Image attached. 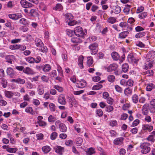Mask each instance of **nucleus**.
<instances>
[{
    "label": "nucleus",
    "mask_w": 155,
    "mask_h": 155,
    "mask_svg": "<svg viewBox=\"0 0 155 155\" xmlns=\"http://www.w3.org/2000/svg\"><path fill=\"white\" fill-rule=\"evenodd\" d=\"M150 143L147 142L142 143L140 146L141 153L143 154H146L149 152L150 150Z\"/></svg>",
    "instance_id": "obj_1"
},
{
    "label": "nucleus",
    "mask_w": 155,
    "mask_h": 155,
    "mask_svg": "<svg viewBox=\"0 0 155 155\" xmlns=\"http://www.w3.org/2000/svg\"><path fill=\"white\" fill-rule=\"evenodd\" d=\"M35 43L41 51L43 52H46L47 51V48L46 47L44 46V45L41 40L39 38H36L35 39Z\"/></svg>",
    "instance_id": "obj_2"
},
{
    "label": "nucleus",
    "mask_w": 155,
    "mask_h": 155,
    "mask_svg": "<svg viewBox=\"0 0 155 155\" xmlns=\"http://www.w3.org/2000/svg\"><path fill=\"white\" fill-rule=\"evenodd\" d=\"M74 33L76 36L80 37H82L85 35L82 28L80 26L75 27L74 30Z\"/></svg>",
    "instance_id": "obj_3"
},
{
    "label": "nucleus",
    "mask_w": 155,
    "mask_h": 155,
    "mask_svg": "<svg viewBox=\"0 0 155 155\" xmlns=\"http://www.w3.org/2000/svg\"><path fill=\"white\" fill-rule=\"evenodd\" d=\"M127 60L130 63H137L139 61V59L137 58L135 54H129L127 56Z\"/></svg>",
    "instance_id": "obj_4"
},
{
    "label": "nucleus",
    "mask_w": 155,
    "mask_h": 155,
    "mask_svg": "<svg viewBox=\"0 0 155 155\" xmlns=\"http://www.w3.org/2000/svg\"><path fill=\"white\" fill-rule=\"evenodd\" d=\"M89 48L90 50L91 54L94 55L97 53L98 51V45L96 43L92 44L89 46Z\"/></svg>",
    "instance_id": "obj_5"
},
{
    "label": "nucleus",
    "mask_w": 155,
    "mask_h": 155,
    "mask_svg": "<svg viewBox=\"0 0 155 155\" xmlns=\"http://www.w3.org/2000/svg\"><path fill=\"white\" fill-rule=\"evenodd\" d=\"M118 67L117 64L115 63L110 64L107 67H105V69L108 72L116 71Z\"/></svg>",
    "instance_id": "obj_6"
},
{
    "label": "nucleus",
    "mask_w": 155,
    "mask_h": 155,
    "mask_svg": "<svg viewBox=\"0 0 155 155\" xmlns=\"http://www.w3.org/2000/svg\"><path fill=\"white\" fill-rule=\"evenodd\" d=\"M23 72L27 75H33L35 74V72L32 68L29 67H27L23 70Z\"/></svg>",
    "instance_id": "obj_7"
},
{
    "label": "nucleus",
    "mask_w": 155,
    "mask_h": 155,
    "mask_svg": "<svg viewBox=\"0 0 155 155\" xmlns=\"http://www.w3.org/2000/svg\"><path fill=\"white\" fill-rule=\"evenodd\" d=\"M20 4L21 6L25 8H30L33 6L31 3L25 0H21L20 1Z\"/></svg>",
    "instance_id": "obj_8"
},
{
    "label": "nucleus",
    "mask_w": 155,
    "mask_h": 155,
    "mask_svg": "<svg viewBox=\"0 0 155 155\" xmlns=\"http://www.w3.org/2000/svg\"><path fill=\"white\" fill-rule=\"evenodd\" d=\"M54 149L55 152L60 155H62L64 152V148L61 146H56Z\"/></svg>",
    "instance_id": "obj_9"
},
{
    "label": "nucleus",
    "mask_w": 155,
    "mask_h": 155,
    "mask_svg": "<svg viewBox=\"0 0 155 155\" xmlns=\"http://www.w3.org/2000/svg\"><path fill=\"white\" fill-rule=\"evenodd\" d=\"M58 100V103L61 105H65L66 104L65 98L63 94H61L59 96Z\"/></svg>",
    "instance_id": "obj_10"
},
{
    "label": "nucleus",
    "mask_w": 155,
    "mask_h": 155,
    "mask_svg": "<svg viewBox=\"0 0 155 155\" xmlns=\"http://www.w3.org/2000/svg\"><path fill=\"white\" fill-rule=\"evenodd\" d=\"M146 58L147 59H148V61L155 58V51H149L147 54Z\"/></svg>",
    "instance_id": "obj_11"
},
{
    "label": "nucleus",
    "mask_w": 155,
    "mask_h": 155,
    "mask_svg": "<svg viewBox=\"0 0 155 155\" xmlns=\"http://www.w3.org/2000/svg\"><path fill=\"white\" fill-rule=\"evenodd\" d=\"M77 87L80 88H83L86 85V82L84 80H81L78 81L77 83Z\"/></svg>",
    "instance_id": "obj_12"
},
{
    "label": "nucleus",
    "mask_w": 155,
    "mask_h": 155,
    "mask_svg": "<svg viewBox=\"0 0 155 155\" xmlns=\"http://www.w3.org/2000/svg\"><path fill=\"white\" fill-rule=\"evenodd\" d=\"M153 129V127L151 125L148 124H144L142 125V129L143 130L147 131L149 132L151 131Z\"/></svg>",
    "instance_id": "obj_13"
},
{
    "label": "nucleus",
    "mask_w": 155,
    "mask_h": 155,
    "mask_svg": "<svg viewBox=\"0 0 155 155\" xmlns=\"http://www.w3.org/2000/svg\"><path fill=\"white\" fill-rule=\"evenodd\" d=\"M37 91L38 94L40 95H42L44 94V87L43 85L40 84L38 85Z\"/></svg>",
    "instance_id": "obj_14"
},
{
    "label": "nucleus",
    "mask_w": 155,
    "mask_h": 155,
    "mask_svg": "<svg viewBox=\"0 0 155 155\" xmlns=\"http://www.w3.org/2000/svg\"><path fill=\"white\" fill-rule=\"evenodd\" d=\"M123 138L122 137H118L115 138L114 141V143L116 145H121L123 143Z\"/></svg>",
    "instance_id": "obj_15"
},
{
    "label": "nucleus",
    "mask_w": 155,
    "mask_h": 155,
    "mask_svg": "<svg viewBox=\"0 0 155 155\" xmlns=\"http://www.w3.org/2000/svg\"><path fill=\"white\" fill-rule=\"evenodd\" d=\"M84 58V57L82 55L80 56L78 58V64L79 68L81 69L84 68L83 64Z\"/></svg>",
    "instance_id": "obj_16"
},
{
    "label": "nucleus",
    "mask_w": 155,
    "mask_h": 155,
    "mask_svg": "<svg viewBox=\"0 0 155 155\" xmlns=\"http://www.w3.org/2000/svg\"><path fill=\"white\" fill-rule=\"evenodd\" d=\"M148 104H145L142 107V113L144 115H147L148 113Z\"/></svg>",
    "instance_id": "obj_17"
},
{
    "label": "nucleus",
    "mask_w": 155,
    "mask_h": 155,
    "mask_svg": "<svg viewBox=\"0 0 155 155\" xmlns=\"http://www.w3.org/2000/svg\"><path fill=\"white\" fill-rule=\"evenodd\" d=\"M6 59L7 62L10 64H12L13 62L15 60V58L14 55H9L6 56Z\"/></svg>",
    "instance_id": "obj_18"
},
{
    "label": "nucleus",
    "mask_w": 155,
    "mask_h": 155,
    "mask_svg": "<svg viewBox=\"0 0 155 155\" xmlns=\"http://www.w3.org/2000/svg\"><path fill=\"white\" fill-rule=\"evenodd\" d=\"M7 73L8 75L11 78H13L14 76L15 73L14 71L11 68H7Z\"/></svg>",
    "instance_id": "obj_19"
},
{
    "label": "nucleus",
    "mask_w": 155,
    "mask_h": 155,
    "mask_svg": "<svg viewBox=\"0 0 155 155\" xmlns=\"http://www.w3.org/2000/svg\"><path fill=\"white\" fill-rule=\"evenodd\" d=\"M31 15L34 17H37L38 15V11L37 9H32L30 12Z\"/></svg>",
    "instance_id": "obj_20"
},
{
    "label": "nucleus",
    "mask_w": 155,
    "mask_h": 155,
    "mask_svg": "<svg viewBox=\"0 0 155 155\" xmlns=\"http://www.w3.org/2000/svg\"><path fill=\"white\" fill-rule=\"evenodd\" d=\"M19 22L21 24L26 26H28L29 24V22L25 18H21L19 20Z\"/></svg>",
    "instance_id": "obj_21"
},
{
    "label": "nucleus",
    "mask_w": 155,
    "mask_h": 155,
    "mask_svg": "<svg viewBox=\"0 0 155 155\" xmlns=\"http://www.w3.org/2000/svg\"><path fill=\"white\" fill-rule=\"evenodd\" d=\"M130 8L131 6L130 5H127L125 6L123 11L126 15H128L129 14Z\"/></svg>",
    "instance_id": "obj_22"
},
{
    "label": "nucleus",
    "mask_w": 155,
    "mask_h": 155,
    "mask_svg": "<svg viewBox=\"0 0 155 155\" xmlns=\"http://www.w3.org/2000/svg\"><path fill=\"white\" fill-rule=\"evenodd\" d=\"M25 110L26 113H29L31 115H33L35 114V111L33 110L31 107H27L25 108Z\"/></svg>",
    "instance_id": "obj_23"
},
{
    "label": "nucleus",
    "mask_w": 155,
    "mask_h": 155,
    "mask_svg": "<svg viewBox=\"0 0 155 155\" xmlns=\"http://www.w3.org/2000/svg\"><path fill=\"white\" fill-rule=\"evenodd\" d=\"M51 69V65L48 64H45L43 67L42 69L44 72H49Z\"/></svg>",
    "instance_id": "obj_24"
},
{
    "label": "nucleus",
    "mask_w": 155,
    "mask_h": 155,
    "mask_svg": "<svg viewBox=\"0 0 155 155\" xmlns=\"http://www.w3.org/2000/svg\"><path fill=\"white\" fill-rule=\"evenodd\" d=\"M129 34V32L127 31H124L122 32L119 34V38L120 39H124L126 38Z\"/></svg>",
    "instance_id": "obj_25"
},
{
    "label": "nucleus",
    "mask_w": 155,
    "mask_h": 155,
    "mask_svg": "<svg viewBox=\"0 0 155 155\" xmlns=\"http://www.w3.org/2000/svg\"><path fill=\"white\" fill-rule=\"evenodd\" d=\"M111 56L113 59L115 61L119 59L120 56L116 52H113L111 54Z\"/></svg>",
    "instance_id": "obj_26"
},
{
    "label": "nucleus",
    "mask_w": 155,
    "mask_h": 155,
    "mask_svg": "<svg viewBox=\"0 0 155 155\" xmlns=\"http://www.w3.org/2000/svg\"><path fill=\"white\" fill-rule=\"evenodd\" d=\"M116 21V19L115 17H110L107 19V21L108 23L113 24L115 23Z\"/></svg>",
    "instance_id": "obj_27"
},
{
    "label": "nucleus",
    "mask_w": 155,
    "mask_h": 155,
    "mask_svg": "<svg viewBox=\"0 0 155 155\" xmlns=\"http://www.w3.org/2000/svg\"><path fill=\"white\" fill-rule=\"evenodd\" d=\"M4 93L5 96L8 98H11L13 96V93L12 91H5Z\"/></svg>",
    "instance_id": "obj_28"
},
{
    "label": "nucleus",
    "mask_w": 155,
    "mask_h": 155,
    "mask_svg": "<svg viewBox=\"0 0 155 155\" xmlns=\"http://www.w3.org/2000/svg\"><path fill=\"white\" fill-rule=\"evenodd\" d=\"M12 81L15 82L20 84H23L25 83V80L24 79H21L20 78H18L16 79H14Z\"/></svg>",
    "instance_id": "obj_29"
},
{
    "label": "nucleus",
    "mask_w": 155,
    "mask_h": 155,
    "mask_svg": "<svg viewBox=\"0 0 155 155\" xmlns=\"http://www.w3.org/2000/svg\"><path fill=\"white\" fill-rule=\"evenodd\" d=\"M86 153L88 155H91L95 153V151L93 148L90 147L87 149Z\"/></svg>",
    "instance_id": "obj_30"
},
{
    "label": "nucleus",
    "mask_w": 155,
    "mask_h": 155,
    "mask_svg": "<svg viewBox=\"0 0 155 155\" xmlns=\"http://www.w3.org/2000/svg\"><path fill=\"white\" fill-rule=\"evenodd\" d=\"M71 41L74 43H80L81 40L78 38L73 37L71 38Z\"/></svg>",
    "instance_id": "obj_31"
},
{
    "label": "nucleus",
    "mask_w": 155,
    "mask_h": 155,
    "mask_svg": "<svg viewBox=\"0 0 155 155\" xmlns=\"http://www.w3.org/2000/svg\"><path fill=\"white\" fill-rule=\"evenodd\" d=\"M93 60L92 57L91 56H88L87 58V64L89 66H90L93 64Z\"/></svg>",
    "instance_id": "obj_32"
},
{
    "label": "nucleus",
    "mask_w": 155,
    "mask_h": 155,
    "mask_svg": "<svg viewBox=\"0 0 155 155\" xmlns=\"http://www.w3.org/2000/svg\"><path fill=\"white\" fill-rule=\"evenodd\" d=\"M155 86L153 84H147L146 90L147 91H150Z\"/></svg>",
    "instance_id": "obj_33"
},
{
    "label": "nucleus",
    "mask_w": 155,
    "mask_h": 155,
    "mask_svg": "<svg viewBox=\"0 0 155 155\" xmlns=\"http://www.w3.org/2000/svg\"><path fill=\"white\" fill-rule=\"evenodd\" d=\"M113 9L114 13L116 14H117L121 12V8L120 6L118 5L116 6Z\"/></svg>",
    "instance_id": "obj_34"
},
{
    "label": "nucleus",
    "mask_w": 155,
    "mask_h": 155,
    "mask_svg": "<svg viewBox=\"0 0 155 155\" xmlns=\"http://www.w3.org/2000/svg\"><path fill=\"white\" fill-rule=\"evenodd\" d=\"M65 18H66V20L68 22V21L72 20L73 18V16L71 13H68L65 15Z\"/></svg>",
    "instance_id": "obj_35"
},
{
    "label": "nucleus",
    "mask_w": 155,
    "mask_h": 155,
    "mask_svg": "<svg viewBox=\"0 0 155 155\" xmlns=\"http://www.w3.org/2000/svg\"><path fill=\"white\" fill-rule=\"evenodd\" d=\"M147 15V12H144L139 14L138 15V17L140 19L145 18Z\"/></svg>",
    "instance_id": "obj_36"
},
{
    "label": "nucleus",
    "mask_w": 155,
    "mask_h": 155,
    "mask_svg": "<svg viewBox=\"0 0 155 155\" xmlns=\"http://www.w3.org/2000/svg\"><path fill=\"white\" fill-rule=\"evenodd\" d=\"M42 150L44 153H47L50 151L51 148L48 146H45L42 147Z\"/></svg>",
    "instance_id": "obj_37"
},
{
    "label": "nucleus",
    "mask_w": 155,
    "mask_h": 155,
    "mask_svg": "<svg viewBox=\"0 0 155 155\" xmlns=\"http://www.w3.org/2000/svg\"><path fill=\"white\" fill-rule=\"evenodd\" d=\"M60 130L62 132H65L67 131V127L65 124H61L59 127Z\"/></svg>",
    "instance_id": "obj_38"
},
{
    "label": "nucleus",
    "mask_w": 155,
    "mask_h": 155,
    "mask_svg": "<svg viewBox=\"0 0 155 155\" xmlns=\"http://www.w3.org/2000/svg\"><path fill=\"white\" fill-rule=\"evenodd\" d=\"M132 101L135 104L137 103L139 101L138 96L136 94H134L132 96Z\"/></svg>",
    "instance_id": "obj_39"
},
{
    "label": "nucleus",
    "mask_w": 155,
    "mask_h": 155,
    "mask_svg": "<svg viewBox=\"0 0 155 155\" xmlns=\"http://www.w3.org/2000/svg\"><path fill=\"white\" fill-rule=\"evenodd\" d=\"M68 99L69 100V102L72 103L71 106H72L73 104H75L76 105L78 104L77 101L74 98H71L68 97Z\"/></svg>",
    "instance_id": "obj_40"
},
{
    "label": "nucleus",
    "mask_w": 155,
    "mask_h": 155,
    "mask_svg": "<svg viewBox=\"0 0 155 155\" xmlns=\"http://www.w3.org/2000/svg\"><path fill=\"white\" fill-rule=\"evenodd\" d=\"M146 33L144 32H141L137 33L135 35V37L137 38H139L144 36Z\"/></svg>",
    "instance_id": "obj_41"
},
{
    "label": "nucleus",
    "mask_w": 155,
    "mask_h": 155,
    "mask_svg": "<svg viewBox=\"0 0 155 155\" xmlns=\"http://www.w3.org/2000/svg\"><path fill=\"white\" fill-rule=\"evenodd\" d=\"M76 145L77 146H80L81 145L83 142V139L81 138L78 137L76 140Z\"/></svg>",
    "instance_id": "obj_42"
},
{
    "label": "nucleus",
    "mask_w": 155,
    "mask_h": 155,
    "mask_svg": "<svg viewBox=\"0 0 155 155\" xmlns=\"http://www.w3.org/2000/svg\"><path fill=\"white\" fill-rule=\"evenodd\" d=\"M56 120V117L53 116L52 115H50L48 117V120L49 122L53 123Z\"/></svg>",
    "instance_id": "obj_43"
},
{
    "label": "nucleus",
    "mask_w": 155,
    "mask_h": 155,
    "mask_svg": "<svg viewBox=\"0 0 155 155\" xmlns=\"http://www.w3.org/2000/svg\"><path fill=\"white\" fill-rule=\"evenodd\" d=\"M7 104V102L3 100L2 96L0 94V105L5 106Z\"/></svg>",
    "instance_id": "obj_44"
},
{
    "label": "nucleus",
    "mask_w": 155,
    "mask_h": 155,
    "mask_svg": "<svg viewBox=\"0 0 155 155\" xmlns=\"http://www.w3.org/2000/svg\"><path fill=\"white\" fill-rule=\"evenodd\" d=\"M152 67V64L150 62H149L147 64H145L143 67V68L145 70H147V69H150Z\"/></svg>",
    "instance_id": "obj_45"
},
{
    "label": "nucleus",
    "mask_w": 155,
    "mask_h": 155,
    "mask_svg": "<svg viewBox=\"0 0 155 155\" xmlns=\"http://www.w3.org/2000/svg\"><path fill=\"white\" fill-rule=\"evenodd\" d=\"M128 68L129 66L127 63L124 64L122 65V70L124 72H126L128 71Z\"/></svg>",
    "instance_id": "obj_46"
},
{
    "label": "nucleus",
    "mask_w": 155,
    "mask_h": 155,
    "mask_svg": "<svg viewBox=\"0 0 155 155\" xmlns=\"http://www.w3.org/2000/svg\"><path fill=\"white\" fill-rule=\"evenodd\" d=\"M144 74L148 76H151L153 75V71L152 70H148L144 73Z\"/></svg>",
    "instance_id": "obj_47"
},
{
    "label": "nucleus",
    "mask_w": 155,
    "mask_h": 155,
    "mask_svg": "<svg viewBox=\"0 0 155 155\" xmlns=\"http://www.w3.org/2000/svg\"><path fill=\"white\" fill-rule=\"evenodd\" d=\"M26 60L29 63L32 64L35 62V59L31 57H28L25 58Z\"/></svg>",
    "instance_id": "obj_48"
},
{
    "label": "nucleus",
    "mask_w": 155,
    "mask_h": 155,
    "mask_svg": "<svg viewBox=\"0 0 155 155\" xmlns=\"http://www.w3.org/2000/svg\"><path fill=\"white\" fill-rule=\"evenodd\" d=\"M114 109V108L112 106L108 105L106 107L105 110L108 113L111 112Z\"/></svg>",
    "instance_id": "obj_49"
},
{
    "label": "nucleus",
    "mask_w": 155,
    "mask_h": 155,
    "mask_svg": "<svg viewBox=\"0 0 155 155\" xmlns=\"http://www.w3.org/2000/svg\"><path fill=\"white\" fill-rule=\"evenodd\" d=\"M108 80L109 81L111 82H114L115 79V76L111 74L109 75L107 77Z\"/></svg>",
    "instance_id": "obj_50"
},
{
    "label": "nucleus",
    "mask_w": 155,
    "mask_h": 155,
    "mask_svg": "<svg viewBox=\"0 0 155 155\" xmlns=\"http://www.w3.org/2000/svg\"><path fill=\"white\" fill-rule=\"evenodd\" d=\"M49 107L50 111L51 112L54 111L56 110V106L53 103H51L50 104Z\"/></svg>",
    "instance_id": "obj_51"
},
{
    "label": "nucleus",
    "mask_w": 155,
    "mask_h": 155,
    "mask_svg": "<svg viewBox=\"0 0 155 155\" xmlns=\"http://www.w3.org/2000/svg\"><path fill=\"white\" fill-rule=\"evenodd\" d=\"M58 136V134L55 132H52L50 135V138L51 140H54L56 139Z\"/></svg>",
    "instance_id": "obj_52"
},
{
    "label": "nucleus",
    "mask_w": 155,
    "mask_h": 155,
    "mask_svg": "<svg viewBox=\"0 0 155 155\" xmlns=\"http://www.w3.org/2000/svg\"><path fill=\"white\" fill-rule=\"evenodd\" d=\"M102 87V85L101 84H97L93 86L92 88L94 90H99Z\"/></svg>",
    "instance_id": "obj_53"
},
{
    "label": "nucleus",
    "mask_w": 155,
    "mask_h": 155,
    "mask_svg": "<svg viewBox=\"0 0 155 155\" xmlns=\"http://www.w3.org/2000/svg\"><path fill=\"white\" fill-rule=\"evenodd\" d=\"M18 149L15 148H7V151L10 153H15L17 151Z\"/></svg>",
    "instance_id": "obj_54"
},
{
    "label": "nucleus",
    "mask_w": 155,
    "mask_h": 155,
    "mask_svg": "<svg viewBox=\"0 0 155 155\" xmlns=\"http://www.w3.org/2000/svg\"><path fill=\"white\" fill-rule=\"evenodd\" d=\"M134 81L131 79H129L127 81L126 86L129 87H132L134 84Z\"/></svg>",
    "instance_id": "obj_55"
},
{
    "label": "nucleus",
    "mask_w": 155,
    "mask_h": 155,
    "mask_svg": "<svg viewBox=\"0 0 155 155\" xmlns=\"http://www.w3.org/2000/svg\"><path fill=\"white\" fill-rule=\"evenodd\" d=\"M1 83L2 85V87L4 88H5L7 84V80L4 78H2L1 79Z\"/></svg>",
    "instance_id": "obj_56"
},
{
    "label": "nucleus",
    "mask_w": 155,
    "mask_h": 155,
    "mask_svg": "<svg viewBox=\"0 0 155 155\" xmlns=\"http://www.w3.org/2000/svg\"><path fill=\"white\" fill-rule=\"evenodd\" d=\"M57 72L55 70H53L49 74L51 78H53L56 76Z\"/></svg>",
    "instance_id": "obj_57"
},
{
    "label": "nucleus",
    "mask_w": 155,
    "mask_h": 155,
    "mask_svg": "<svg viewBox=\"0 0 155 155\" xmlns=\"http://www.w3.org/2000/svg\"><path fill=\"white\" fill-rule=\"evenodd\" d=\"M144 10V8L143 6H140L138 7L137 9L136 13L137 14L140 13L142 12Z\"/></svg>",
    "instance_id": "obj_58"
},
{
    "label": "nucleus",
    "mask_w": 155,
    "mask_h": 155,
    "mask_svg": "<svg viewBox=\"0 0 155 155\" xmlns=\"http://www.w3.org/2000/svg\"><path fill=\"white\" fill-rule=\"evenodd\" d=\"M96 113L98 117L102 116L103 114V111L101 109L97 110H96Z\"/></svg>",
    "instance_id": "obj_59"
},
{
    "label": "nucleus",
    "mask_w": 155,
    "mask_h": 155,
    "mask_svg": "<svg viewBox=\"0 0 155 155\" xmlns=\"http://www.w3.org/2000/svg\"><path fill=\"white\" fill-rule=\"evenodd\" d=\"M74 33V31H73L72 30L69 29H67L66 30V33L69 37H72Z\"/></svg>",
    "instance_id": "obj_60"
},
{
    "label": "nucleus",
    "mask_w": 155,
    "mask_h": 155,
    "mask_svg": "<svg viewBox=\"0 0 155 155\" xmlns=\"http://www.w3.org/2000/svg\"><path fill=\"white\" fill-rule=\"evenodd\" d=\"M107 99V103L110 105H112L114 103V99L111 97H108Z\"/></svg>",
    "instance_id": "obj_61"
},
{
    "label": "nucleus",
    "mask_w": 155,
    "mask_h": 155,
    "mask_svg": "<svg viewBox=\"0 0 155 155\" xmlns=\"http://www.w3.org/2000/svg\"><path fill=\"white\" fill-rule=\"evenodd\" d=\"M41 79L43 81L48 82L49 80V78L45 75H42L41 77Z\"/></svg>",
    "instance_id": "obj_62"
},
{
    "label": "nucleus",
    "mask_w": 155,
    "mask_h": 155,
    "mask_svg": "<svg viewBox=\"0 0 155 155\" xmlns=\"http://www.w3.org/2000/svg\"><path fill=\"white\" fill-rule=\"evenodd\" d=\"M37 123L40 126L42 127H45L47 125V123L45 121H43V120L39 122H38Z\"/></svg>",
    "instance_id": "obj_63"
},
{
    "label": "nucleus",
    "mask_w": 155,
    "mask_h": 155,
    "mask_svg": "<svg viewBox=\"0 0 155 155\" xmlns=\"http://www.w3.org/2000/svg\"><path fill=\"white\" fill-rule=\"evenodd\" d=\"M124 93L126 95L130 94L132 93V91L129 88H127L125 89Z\"/></svg>",
    "instance_id": "obj_64"
}]
</instances>
